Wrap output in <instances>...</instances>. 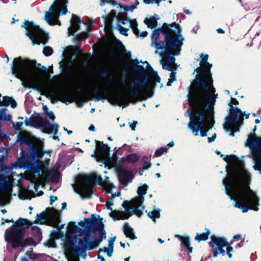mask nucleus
Returning a JSON list of instances; mask_svg holds the SVG:
<instances>
[{
  "mask_svg": "<svg viewBox=\"0 0 261 261\" xmlns=\"http://www.w3.org/2000/svg\"><path fill=\"white\" fill-rule=\"evenodd\" d=\"M180 241L182 244L187 249L189 253L192 252V247H190V239L188 237H184L181 238Z\"/></svg>",
  "mask_w": 261,
  "mask_h": 261,
  "instance_id": "cd10ccee",
  "label": "nucleus"
},
{
  "mask_svg": "<svg viewBox=\"0 0 261 261\" xmlns=\"http://www.w3.org/2000/svg\"><path fill=\"white\" fill-rule=\"evenodd\" d=\"M11 67L12 73L22 81L23 86L33 87L40 83V73L30 62L21 57L15 58Z\"/></svg>",
  "mask_w": 261,
  "mask_h": 261,
  "instance_id": "423d86ee",
  "label": "nucleus"
},
{
  "mask_svg": "<svg viewBox=\"0 0 261 261\" xmlns=\"http://www.w3.org/2000/svg\"><path fill=\"white\" fill-rule=\"evenodd\" d=\"M77 227L73 222H69L67 226V233L72 234L77 231Z\"/></svg>",
  "mask_w": 261,
  "mask_h": 261,
  "instance_id": "c756f323",
  "label": "nucleus"
},
{
  "mask_svg": "<svg viewBox=\"0 0 261 261\" xmlns=\"http://www.w3.org/2000/svg\"><path fill=\"white\" fill-rule=\"evenodd\" d=\"M7 111L6 109H0V120L9 121L11 119V116L7 114Z\"/></svg>",
  "mask_w": 261,
  "mask_h": 261,
  "instance_id": "2f4dec72",
  "label": "nucleus"
},
{
  "mask_svg": "<svg viewBox=\"0 0 261 261\" xmlns=\"http://www.w3.org/2000/svg\"><path fill=\"white\" fill-rule=\"evenodd\" d=\"M48 96L51 99L52 102L58 100L65 102L67 98V92L63 89H52L48 91Z\"/></svg>",
  "mask_w": 261,
  "mask_h": 261,
  "instance_id": "f3484780",
  "label": "nucleus"
},
{
  "mask_svg": "<svg viewBox=\"0 0 261 261\" xmlns=\"http://www.w3.org/2000/svg\"><path fill=\"white\" fill-rule=\"evenodd\" d=\"M209 98L206 100L202 95L196 94L193 98L188 99L193 113L190 115L188 126L195 136H198L200 131L201 136H206L207 132L214 125V106L216 100L214 96Z\"/></svg>",
  "mask_w": 261,
  "mask_h": 261,
  "instance_id": "7ed1b4c3",
  "label": "nucleus"
},
{
  "mask_svg": "<svg viewBox=\"0 0 261 261\" xmlns=\"http://www.w3.org/2000/svg\"><path fill=\"white\" fill-rule=\"evenodd\" d=\"M209 244L214 249L213 256L216 257L218 254H223L225 252L223 248L228 245V242L224 238L213 237Z\"/></svg>",
  "mask_w": 261,
  "mask_h": 261,
  "instance_id": "dca6fc26",
  "label": "nucleus"
},
{
  "mask_svg": "<svg viewBox=\"0 0 261 261\" xmlns=\"http://www.w3.org/2000/svg\"><path fill=\"white\" fill-rule=\"evenodd\" d=\"M21 27L26 30L25 34L32 40L33 44H45L46 43L48 38V34L33 22L25 20Z\"/></svg>",
  "mask_w": 261,
  "mask_h": 261,
  "instance_id": "4468645a",
  "label": "nucleus"
},
{
  "mask_svg": "<svg viewBox=\"0 0 261 261\" xmlns=\"http://www.w3.org/2000/svg\"><path fill=\"white\" fill-rule=\"evenodd\" d=\"M238 101L234 98H231V101L228 105L231 107L229 116L225 119L223 124V127L226 131H230L229 135L233 137L234 133L239 132V126L242 124L244 118L243 113L241 110L237 107H233L232 105H237Z\"/></svg>",
  "mask_w": 261,
  "mask_h": 261,
  "instance_id": "9b49d317",
  "label": "nucleus"
},
{
  "mask_svg": "<svg viewBox=\"0 0 261 261\" xmlns=\"http://www.w3.org/2000/svg\"><path fill=\"white\" fill-rule=\"evenodd\" d=\"M148 188V186L146 184L139 187L137 190V193L139 196L132 199L129 202L125 201L122 204V206L125 209L124 212L117 210L112 211L111 206L113 205V200L116 197L119 196V195L112 194L111 198L106 203L108 209L111 211L109 214L110 216L114 220H125L133 214H136L139 217L140 216L144 209V206L143 205L144 201L143 196L146 194Z\"/></svg>",
  "mask_w": 261,
  "mask_h": 261,
  "instance_id": "20e7f679",
  "label": "nucleus"
},
{
  "mask_svg": "<svg viewBox=\"0 0 261 261\" xmlns=\"http://www.w3.org/2000/svg\"><path fill=\"white\" fill-rule=\"evenodd\" d=\"M22 125H23V122H17L14 125V127L15 128V129H16L17 130H21L22 129Z\"/></svg>",
  "mask_w": 261,
  "mask_h": 261,
  "instance_id": "c03bdc74",
  "label": "nucleus"
},
{
  "mask_svg": "<svg viewBox=\"0 0 261 261\" xmlns=\"http://www.w3.org/2000/svg\"><path fill=\"white\" fill-rule=\"evenodd\" d=\"M58 199L57 196H50V204H52L53 202L57 200Z\"/></svg>",
  "mask_w": 261,
  "mask_h": 261,
  "instance_id": "603ef678",
  "label": "nucleus"
},
{
  "mask_svg": "<svg viewBox=\"0 0 261 261\" xmlns=\"http://www.w3.org/2000/svg\"><path fill=\"white\" fill-rule=\"evenodd\" d=\"M89 130L90 131H95V127L93 125H91L89 127Z\"/></svg>",
  "mask_w": 261,
  "mask_h": 261,
  "instance_id": "e2e57ef3",
  "label": "nucleus"
},
{
  "mask_svg": "<svg viewBox=\"0 0 261 261\" xmlns=\"http://www.w3.org/2000/svg\"><path fill=\"white\" fill-rule=\"evenodd\" d=\"M29 226L30 223L27 219L19 218L11 227L6 230L5 241L10 243L13 248L31 244L36 245V243L32 238L24 239V229Z\"/></svg>",
  "mask_w": 261,
  "mask_h": 261,
  "instance_id": "1a4fd4ad",
  "label": "nucleus"
},
{
  "mask_svg": "<svg viewBox=\"0 0 261 261\" xmlns=\"http://www.w3.org/2000/svg\"><path fill=\"white\" fill-rule=\"evenodd\" d=\"M42 119L43 118L40 117L39 114L33 115L29 119L27 118L24 120V123L27 126H35L37 125L39 126Z\"/></svg>",
  "mask_w": 261,
  "mask_h": 261,
  "instance_id": "5701e85b",
  "label": "nucleus"
},
{
  "mask_svg": "<svg viewBox=\"0 0 261 261\" xmlns=\"http://www.w3.org/2000/svg\"><path fill=\"white\" fill-rule=\"evenodd\" d=\"M173 56L174 55L173 54H169L167 55L166 56V57L165 58H167V62L170 64H175V59Z\"/></svg>",
  "mask_w": 261,
  "mask_h": 261,
  "instance_id": "4c0bfd02",
  "label": "nucleus"
},
{
  "mask_svg": "<svg viewBox=\"0 0 261 261\" xmlns=\"http://www.w3.org/2000/svg\"><path fill=\"white\" fill-rule=\"evenodd\" d=\"M20 154V156L16 163L18 167L27 169L35 173H40L43 164L38 159H36V158H41L43 156L44 154L41 146H33L30 156H25L23 150Z\"/></svg>",
  "mask_w": 261,
  "mask_h": 261,
  "instance_id": "9d476101",
  "label": "nucleus"
},
{
  "mask_svg": "<svg viewBox=\"0 0 261 261\" xmlns=\"http://www.w3.org/2000/svg\"><path fill=\"white\" fill-rule=\"evenodd\" d=\"M116 239V237L111 238L109 240V247L113 249L114 242Z\"/></svg>",
  "mask_w": 261,
  "mask_h": 261,
  "instance_id": "a19ab883",
  "label": "nucleus"
},
{
  "mask_svg": "<svg viewBox=\"0 0 261 261\" xmlns=\"http://www.w3.org/2000/svg\"><path fill=\"white\" fill-rule=\"evenodd\" d=\"M88 34L87 33L85 32H82L76 38V39H80L81 40L85 39L87 38Z\"/></svg>",
  "mask_w": 261,
  "mask_h": 261,
  "instance_id": "37998d69",
  "label": "nucleus"
},
{
  "mask_svg": "<svg viewBox=\"0 0 261 261\" xmlns=\"http://www.w3.org/2000/svg\"><path fill=\"white\" fill-rule=\"evenodd\" d=\"M118 177L121 183L126 185L132 181L133 178L130 171L122 169L118 172Z\"/></svg>",
  "mask_w": 261,
  "mask_h": 261,
  "instance_id": "4be33fe9",
  "label": "nucleus"
},
{
  "mask_svg": "<svg viewBox=\"0 0 261 261\" xmlns=\"http://www.w3.org/2000/svg\"><path fill=\"white\" fill-rule=\"evenodd\" d=\"M55 219H56V220H58L59 217V212L57 211L56 210H54V213L53 214Z\"/></svg>",
  "mask_w": 261,
  "mask_h": 261,
  "instance_id": "09e8293b",
  "label": "nucleus"
},
{
  "mask_svg": "<svg viewBox=\"0 0 261 261\" xmlns=\"http://www.w3.org/2000/svg\"><path fill=\"white\" fill-rule=\"evenodd\" d=\"M83 240L79 239V243L84 249L91 250L93 249L92 239L90 231H84L82 234Z\"/></svg>",
  "mask_w": 261,
  "mask_h": 261,
  "instance_id": "6ab92c4d",
  "label": "nucleus"
},
{
  "mask_svg": "<svg viewBox=\"0 0 261 261\" xmlns=\"http://www.w3.org/2000/svg\"><path fill=\"white\" fill-rule=\"evenodd\" d=\"M208 55H207V54L203 55V54H201V60L200 62V65H202L203 64V62H205V61H207V60L208 59Z\"/></svg>",
  "mask_w": 261,
  "mask_h": 261,
  "instance_id": "79ce46f5",
  "label": "nucleus"
},
{
  "mask_svg": "<svg viewBox=\"0 0 261 261\" xmlns=\"http://www.w3.org/2000/svg\"><path fill=\"white\" fill-rule=\"evenodd\" d=\"M105 177L104 180L101 176L96 174L79 176L76 179L75 190L83 198L90 197L94 182H97L102 186L106 193H112V189L115 187L109 180L108 176Z\"/></svg>",
  "mask_w": 261,
  "mask_h": 261,
  "instance_id": "6e6552de",
  "label": "nucleus"
},
{
  "mask_svg": "<svg viewBox=\"0 0 261 261\" xmlns=\"http://www.w3.org/2000/svg\"><path fill=\"white\" fill-rule=\"evenodd\" d=\"M144 22L149 28L151 29L156 28L157 26L156 19L153 16L150 17L149 19L146 18Z\"/></svg>",
  "mask_w": 261,
  "mask_h": 261,
  "instance_id": "a878e982",
  "label": "nucleus"
},
{
  "mask_svg": "<svg viewBox=\"0 0 261 261\" xmlns=\"http://www.w3.org/2000/svg\"><path fill=\"white\" fill-rule=\"evenodd\" d=\"M210 233V231L208 229L206 230V231L202 233H197L195 238V240L198 242L201 241H205L208 239V235Z\"/></svg>",
  "mask_w": 261,
  "mask_h": 261,
  "instance_id": "bb28decb",
  "label": "nucleus"
},
{
  "mask_svg": "<svg viewBox=\"0 0 261 261\" xmlns=\"http://www.w3.org/2000/svg\"><path fill=\"white\" fill-rule=\"evenodd\" d=\"M96 144V149L98 154L101 156V160L104 161H108L110 159L109 151L110 147L107 145L100 142V141L95 140Z\"/></svg>",
  "mask_w": 261,
  "mask_h": 261,
  "instance_id": "a211bd4d",
  "label": "nucleus"
},
{
  "mask_svg": "<svg viewBox=\"0 0 261 261\" xmlns=\"http://www.w3.org/2000/svg\"><path fill=\"white\" fill-rule=\"evenodd\" d=\"M216 134H214L212 137H208V142L210 143H211L213 141H215V139H216Z\"/></svg>",
  "mask_w": 261,
  "mask_h": 261,
  "instance_id": "3c124183",
  "label": "nucleus"
},
{
  "mask_svg": "<svg viewBox=\"0 0 261 261\" xmlns=\"http://www.w3.org/2000/svg\"><path fill=\"white\" fill-rule=\"evenodd\" d=\"M68 0H55L54 3L50 6L49 11L45 14V20L50 25H60L58 18L60 15L66 14L68 12L67 8Z\"/></svg>",
  "mask_w": 261,
  "mask_h": 261,
  "instance_id": "ddd939ff",
  "label": "nucleus"
},
{
  "mask_svg": "<svg viewBox=\"0 0 261 261\" xmlns=\"http://www.w3.org/2000/svg\"><path fill=\"white\" fill-rule=\"evenodd\" d=\"M128 159H129V160H132V159L133 162H135V161H136L138 160V159L136 157V156L135 155H134V154H132L130 155H129V157H128Z\"/></svg>",
  "mask_w": 261,
  "mask_h": 261,
  "instance_id": "5fc2aeb1",
  "label": "nucleus"
},
{
  "mask_svg": "<svg viewBox=\"0 0 261 261\" xmlns=\"http://www.w3.org/2000/svg\"><path fill=\"white\" fill-rule=\"evenodd\" d=\"M246 145L251 151L248 156L253 160V169L261 174V137L251 134L247 139Z\"/></svg>",
  "mask_w": 261,
  "mask_h": 261,
  "instance_id": "f8f14e48",
  "label": "nucleus"
},
{
  "mask_svg": "<svg viewBox=\"0 0 261 261\" xmlns=\"http://www.w3.org/2000/svg\"><path fill=\"white\" fill-rule=\"evenodd\" d=\"M224 160L229 165L226 167L227 177L223 179V184L226 194L236 201L234 206L243 213L249 209L257 211L259 198L250 188L251 175L245 168L244 163L234 156H226Z\"/></svg>",
  "mask_w": 261,
  "mask_h": 261,
  "instance_id": "f257e3e1",
  "label": "nucleus"
},
{
  "mask_svg": "<svg viewBox=\"0 0 261 261\" xmlns=\"http://www.w3.org/2000/svg\"><path fill=\"white\" fill-rule=\"evenodd\" d=\"M21 261H29L28 260V259L27 257H22L21 259Z\"/></svg>",
  "mask_w": 261,
  "mask_h": 261,
  "instance_id": "774afa93",
  "label": "nucleus"
},
{
  "mask_svg": "<svg viewBox=\"0 0 261 261\" xmlns=\"http://www.w3.org/2000/svg\"><path fill=\"white\" fill-rule=\"evenodd\" d=\"M147 216L148 217L152 219L153 221L155 223L156 222L155 218H159L160 217V211L159 210L154 209L152 212H148Z\"/></svg>",
  "mask_w": 261,
  "mask_h": 261,
  "instance_id": "c85d7f7f",
  "label": "nucleus"
},
{
  "mask_svg": "<svg viewBox=\"0 0 261 261\" xmlns=\"http://www.w3.org/2000/svg\"><path fill=\"white\" fill-rule=\"evenodd\" d=\"M134 89L129 90L128 93H121L114 94L112 101L115 105L127 107L129 103L135 102L142 100H146L153 95L151 86L140 81L139 83L133 82Z\"/></svg>",
  "mask_w": 261,
  "mask_h": 261,
  "instance_id": "0eeeda50",
  "label": "nucleus"
},
{
  "mask_svg": "<svg viewBox=\"0 0 261 261\" xmlns=\"http://www.w3.org/2000/svg\"><path fill=\"white\" fill-rule=\"evenodd\" d=\"M46 115L49 119H51L53 121L54 120V119L55 118V116L54 115V114L53 112H47Z\"/></svg>",
  "mask_w": 261,
  "mask_h": 261,
  "instance_id": "49530a36",
  "label": "nucleus"
},
{
  "mask_svg": "<svg viewBox=\"0 0 261 261\" xmlns=\"http://www.w3.org/2000/svg\"><path fill=\"white\" fill-rule=\"evenodd\" d=\"M139 4V3L137 2L136 4H133L130 6L125 7L124 8V10L126 11H133V10L137 7V5Z\"/></svg>",
  "mask_w": 261,
  "mask_h": 261,
  "instance_id": "ea45409f",
  "label": "nucleus"
},
{
  "mask_svg": "<svg viewBox=\"0 0 261 261\" xmlns=\"http://www.w3.org/2000/svg\"><path fill=\"white\" fill-rule=\"evenodd\" d=\"M180 32V26L173 22L169 25L164 23L163 29L155 30L152 33L150 45L155 48V53L161 57L160 63L164 69L171 71L175 68L165 63L163 58L169 54L179 55L184 40Z\"/></svg>",
  "mask_w": 261,
  "mask_h": 261,
  "instance_id": "f03ea898",
  "label": "nucleus"
},
{
  "mask_svg": "<svg viewBox=\"0 0 261 261\" xmlns=\"http://www.w3.org/2000/svg\"><path fill=\"white\" fill-rule=\"evenodd\" d=\"M154 80H155V82H158V83H160V81H161V79L158 75H155Z\"/></svg>",
  "mask_w": 261,
  "mask_h": 261,
  "instance_id": "680f3d73",
  "label": "nucleus"
},
{
  "mask_svg": "<svg viewBox=\"0 0 261 261\" xmlns=\"http://www.w3.org/2000/svg\"><path fill=\"white\" fill-rule=\"evenodd\" d=\"M129 27L131 28L134 33L138 37L139 36V31L137 28V23L136 20H130L128 24Z\"/></svg>",
  "mask_w": 261,
  "mask_h": 261,
  "instance_id": "7c9ffc66",
  "label": "nucleus"
},
{
  "mask_svg": "<svg viewBox=\"0 0 261 261\" xmlns=\"http://www.w3.org/2000/svg\"><path fill=\"white\" fill-rule=\"evenodd\" d=\"M43 213L37 214L36 216V221L40 224H43L45 222L46 218L44 217Z\"/></svg>",
  "mask_w": 261,
  "mask_h": 261,
  "instance_id": "f704fd0d",
  "label": "nucleus"
},
{
  "mask_svg": "<svg viewBox=\"0 0 261 261\" xmlns=\"http://www.w3.org/2000/svg\"><path fill=\"white\" fill-rule=\"evenodd\" d=\"M115 86L112 83H108L102 87L106 91L112 92L115 89Z\"/></svg>",
  "mask_w": 261,
  "mask_h": 261,
  "instance_id": "72a5a7b5",
  "label": "nucleus"
},
{
  "mask_svg": "<svg viewBox=\"0 0 261 261\" xmlns=\"http://www.w3.org/2000/svg\"><path fill=\"white\" fill-rule=\"evenodd\" d=\"M39 127L42 130L46 133H54L56 134L58 129L59 126L57 124H50L47 121L44 120L43 119L41 121Z\"/></svg>",
  "mask_w": 261,
  "mask_h": 261,
  "instance_id": "412c9836",
  "label": "nucleus"
},
{
  "mask_svg": "<svg viewBox=\"0 0 261 261\" xmlns=\"http://www.w3.org/2000/svg\"><path fill=\"white\" fill-rule=\"evenodd\" d=\"M201 66H203L204 69L199 67L195 69L194 72L196 71L198 73L196 75L197 79L199 77V74H201V79L199 80L195 84L192 83L189 87L188 98H193L196 94H200L206 100H208L212 96H214L216 100L218 94H215L216 90L213 85V80L210 71L212 65L205 61Z\"/></svg>",
  "mask_w": 261,
  "mask_h": 261,
  "instance_id": "39448f33",
  "label": "nucleus"
},
{
  "mask_svg": "<svg viewBox=\"0 0 261 261\" xmlns=\"http://www.w3.org/2000/svg\"><path fill=\"white\" fill-rule=\"evenodd\" d=\"M151 164L148 162H145L143 164V168L144 169H147L150 167Z\"/></svg>",
  "mask_w": 261,
  "mask_h": 261,
  "instance_id": "864d4df0",
  "label": "nucleus"
},
{
  "mask_svg": "<svg viewBox=\"0 0 261 261\" xmlns=\"http://www.w3.org/2000/svg\"><path fill=\"white\" fill-rule=\"evenodd\" d=\"M43 53L45 56H49L53 53V49L49 46H45L43 48Z\"/></svg>",
  "mask_w": 261,
  "mask_h": 261,
  "instance_id": "c9c22d12",
  "label": "nucleus"
},
{
  "mask_svg": "<svg viewBox=\"0 0 261 261\" xmlns=\"http://www.w3.org/2000/svg\"><path fill=\"white\" fill-rule=\"evenodd\" d=\"M147 34L148 33L146 31H143L141 33L140 36L144 37L147 36Z\"/></svg>",
  "mask_w": 261,
  "mask_h": 261,
  "instance_id": "4d7b16f0",
  "label": "nucleus"
},
{
  "mask_svg": "<svg viewBox=\"0 0 261 261\" xmlns=\"http://www.w3.org/2000/svg\"><path fill=\"white\" fill-rule=\"evenodd\" d=\"M91 156L93 158H97L101 159V156L98 154L97 150L96 149L95 152L91 154Z\"/></svg>",
  "mask_w": 261,
  "mask_h": 261,
  "instance_id": "8fccbe9b",
  "label": "nucleus"
},
{
  "mask_svg": "<svg viewBox=\"0 0 261 261\" xmlns=\"http://www.w3.org/2000/svg\"><path fill=\"white\" fill-rule=\"evenodd\" d=\"M167 152V148H165V147H162V148H161L159 149H157L155 151V155L156 156H161L162 154H164V153H165Z\"/></svg>",
  "mask_w": 261,
  "mask_h": 261,
  "instance_id": "e433bc0d",
  "label": "nucleus"
},
{
  "mask_svg": "<svg viewBox=\"0 0 261 261\" xmlns=\"http://www.w3.org/2000/svg\"><path fill=\"white\" fill-rule=\"evenodd\" d=\"M31 229L34 232H36L38 235L41 234V230L39 228L36 226H31Z\"/></svg>",
  "mask_w": 261,
  "mask_h": 261,
  "instance_id": "a18cd8bd",
  "label": "nucleus"
},
{
  "mask_svg": "<svg viewBox=\"0 0 261 261\" xmlns=\"http://www.w3.org/2000/svg\"><path fill=\"white\" fill-rule=\"evenodd\" d=\"M97 259H98V260H96V261H104L105 260V258L102 256H101L99 255H98Z\"/></svg>",
  "mask_w": 261,
  "mask_h": 261,
  "instance_id": "052dcab7",
  "label": "nucleus"
},
{
  "mask_svg": "<svg viewBox=\"0 0 261 261\" xmlns=\"http://www.w3.org/2000/svg\"><path fill=\"white\" fill-rule=\"evenodd\" d=\"M124 233L126 237L129 238L132 240H134L136 238L134 234L133 229L128 224H126L124 226Z\"/></svg>",
  "mask_w": 261,
  "mask_h": 261,
  "instance_id": "393cba45",
  "label": "nucleus"
},
{
  "mask_svg": "<svg viewBox=\"0 0 261 261\" xmlns=\"http://www.w3.org/2000/svg\"><path fill=\"white\" fill-rule=\"evenodd\" d=\"M101 250H103V252L107 253L108 256L111 257L112 256L113 252V248H109V247L108 248H107L106 247H104L103 248V249H100L99 250V252L101 251Z\"/></svg>",
  "mask_w": 261,
  "mask_h": 261,
  "instance_id": "58836bf2",
  "label": "nucleus"
},
{
  "mask_svg": "<svg viewBox=\"0 0 261 261\" xmlns=\"http://www.w3.org/2000/svg\"><path fill=\"white\" fill-rule=\"evenodd\" d=\"M69 261H80V259L78 258H72L69 259Z\"/></svg>",
  "mask_w": 261,
  "mask_h": 261,
  "instance_id": "338daca9",
  "label": "nucleus"
},
{
  "mask_svg": "<svg viewBox=\"0 0 261 261\" xmlns=\"http://www.w3.org/2000/svg\"><path fill=\"white\" fill-rule=\"evenodd\" d=\"M115 17H116L118 21L116 28L119 31L121 34L127 35V32L129 30V28L123 27L122 25L128 24L129 23H130V19L127 18L125 14L123 13H120L116 16V12L115 10H111L106 18L103 17L104 19L105 31H111L113 19Z\"/></svg>",
  "mask_w": 261,
  "mask_h": 261,
  "instance_id": "2eb2a0df",
  "label": "nucleus"
},
{
  "mask_svg": "<svg viewBox=\"0 0 261 261\" xmlns=\"http://www.w3.org/2000/svg\"><path fill=\"white\" fill-rule=\"evenodd\" d=\"M80 18L75 15L72 14L70 21V27L68 29V35L69 36L73 35L75 33L80 30Z\"/></svg>",
  "mask_w": 261,
  "mask_h": 261,
  "instance_id": "aec40b11",
  "label": "nucleus"
},
{
  "mask_svg": "<svg viewBox=\"0 0 261 261\" xmlns=\"http://www.w3.org/2000/svg\"><path fill=\"white\" fill-rule=\"evenodd\" d=\"M242 238V237L241 235H239V234H237V235H235L233 239L234 240H237V241H239V240H240Z\"/></svg>",
  "mask_w": 261,
  "mask_h": 261,
  "instance_id": "6e6d98bb",
  "label": "nucleus"
},
{
  "mask_svg": "<svg viewBox=\"0 0 261 261\" xmlns=\"http://www.w3.org/2000/svg\"><path fill=\"white\" fill-rule=\"evenodd\" d=\"M217 32L218 33H224V31L223 29H220V28L218 29L217 30Z\"/></svg>",
  "mask_w": 261,
  "mask_h": 261,
  "instance_id": "69168bd1",
  "label": "nucleus"
},
{
  "mask_svg": "<svg viewBox=\"0 0 261 261\" xmlns=\"http://www.w3.org/2000/svg\"><path fill=\"white\" fill-rule=\"evenodd\" d=\"M176 67L171 71V72L170 74V78L169 79L168 82L167 83V86H171L172 83L176 80Z\"/></svg>",
  "mask_w": 261,
  "mask_h": 261,
  "instance_id": "473e14b6",
  "label": "nucleus"
},
{
  "mask_svg": "<svg viewBox=\"0 0 261 261\" xmlns=\"http://www.w3.org/2000/svg\"><path fill=\"white\" fill-rule=\"evenodd\" d=\"M67 204L65 202L62 203V210H63L66 208Z\"/></svg>",
  "mask_w": 261,
  "mask_h": 261,
  "instance_id": "0e129e2a",
  "label": "nucleus"
},
{
  "mask_svg": "<svg viewBox=\"0 0 261 261\" xmlns=\"http://www.w3.org/2000/svg\"><path fill=\"white\" fill-rule=\"evenodd\" d=\"M226 247L227 252H231V251H232L233 248L231 246H227Z\"/></svg>",
  "mask_w": 261,
  "mask_h": 261,
  "instance_id": "bf43d9fd",
  "label": "nucleus"
},
{
  "mask_svg": "<svg viewBox=\"0 0 261 261\" xmlns=\"http://www.w3.org/2000/svg\"><path fill=\"white\" fill-rule=\"evenodd\" d=\"M9 219H5L3 218L2 219L1 224L2 225H4L5 224V223H9Z\"/></svg>",
  "mask_w": 261,
  "mask_h": 261,
  "instance_id": "13d9d810",
  "label": "nucleus"
},
{
  "mask_svg": "<svg viewBox=\"0 0 261 261\" xmlns=\"http://www.w3.org/2000/svg\"><path fill=\"white\" fill-rule=\"evenodd\" d=\"M42 175L47 179H51L53 181L55 180L57 177V173L56 172L50 171L47 169H42Z\"/></svg>",
  "mask_w": 261,
  "mask_h": 261,
  "instance_id": "b1692460",
  "label": "nucleus"
},
{
  "mask_svg": "<svg viewBox=\"0 0 261 261\" xmlns=\"http://www.w3.org/2000/svg\"><path fill=\"white\" fill-rule=\"evenodd\" d=\"M137 123L138 122L136 121H134L132 123H129V126L133 130H135V127Z\"/></svg>",
  "mask_w": 261,
  "mask_h": 261,
  "instance_id": "de8ad7c7",
  "label": "nucleus"
}]
</instances>
